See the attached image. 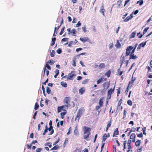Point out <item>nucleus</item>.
<instances>
[{
    "mask_svg": "<svg viewBox=\"0 0 152 152\" xmlns=\"http://www.w3.org/2000/svg\"><path fill=\"white\" fill-rule=\"evenodd\" d=\"M83 129L84 134L83 136V138L84 139L87 140V139L88 138L89 136L91 134V129L87 126H84L83 127Z\"/></svg>",
    "mask_w": 152,
    "mask_h": 152,
    "instance_id": "f257e3e1",
    "label": "nucleus"
},
{
    "mask_svg": "<svg viewBox=\"0 0 152 152\" xmlns=\"http://www.w3.org/2000/svg\"><path fill=\"white\" fill-rule=\"evenodd\" d=\"M115 86L113 88L110 89L108 91L107 96V99L109 100L110 99L111 95L113 93L115 90Z\"/></svg>",
    "mask_w": 152,
    "mask_h": 152,
    "instance_id": "f03ea898",
    "label": "nucleus"
},
{
    "mask_svg": "<svg viewBox=\"0 0 152 152\" xmlns=\"http://www.w3.org/2000/svg\"><path fill=\"white\" fill-rule=\"evenodd\" d=\"M83 114V110L81 109H79L77 112V114L76 116L75 120L76 121L77 120L78 121Z\"/></svg>",
    "mask_w": 152,
    "mask_h": 152,
    "instance_id": "7ed1b4c3",
    "label": "nucleus"
},
{
    "mask_svg": "<svg viewBox=\"0 0 152 152\" xmlns=\"http://www.w3.org/2000/svg\"><path fill=\"white\" fill-rule=\"evenodd\" d=\"M70 102V98L69 97H66L64 100V104L69 107L70 106V105L69 103Z\"/></svg>",
    "mask_w": 152,
    "mask_h": 152,
    "instance_id": "20e7f679",
    "label": "nucleus"
},
{
    "mask_svg": "<svg viewBox=\"0 0 152 152\" xmlns=\"http://www.w3.org/2000/svg\"><path fill=\"white\" fill-rule=\"evenodd\" d=\"M122 101H123L122 99H120V100L118 102L117 107V110H118L119 111H121L122 110L123 107H122V106H121V104L122 103Z\"/></svg>",
    "mask_w": 152,
    "mask_h": 152,
    "instance_id": "39448f33",
    "label": "nucleus"
},
{
    "mask_svg": "<svg viewBox=\"0 0 152 152\" xmlns=\"http://www.w3.org/2000/svg\"><path fill=\"white\" fill-rule=\"evenodd\" d=\"M75 76L76 75L75 73V72L72 71L70 73L68 74V76L67 77V78L69 80H71L72 79V78Z\"/></svg>",
    "mask_w": 152,
    "mask_h": 152,
    "instance_id": "423d86ee",
    "label": "nucleus"
},
{
    "mask_svg": "<svg viewBox=\"0 0 152 152\" xmlns=\"http://www.w3.org/2000/svg\"><path fill=\"white\" fill-rule=\"evenodd\" d=\"M46 67L49 70H50L51 69V68L50 66L48 64V63L46 62V64H45V67H44V71H43V77L45 75V71L46 70Z\"/></svg>",
    "mask_w": 152,
    "mask_h": 152,
    "instance_id": "0eeeda50",
    "label": "nucleus"
},
{
    "mask_svg": "<svg viewBox=\"0 0 152 152\" xmlns=\"http://www.w3.org/2000/svg\"><path fill=\"white\" fill-rule=\"evenodd\" d=\"M136 137V134L135 133H133L131 134L130 136V138L132 139V142H135V138Z\"/></svg>",
    "mask_w": 152,
    "mask_h": 152,
    "instance_id": "6e6552de",
    "label": "nucleus"
},
{
    "mask_svg": "<svg viewBox=\"0 0 152 152\" xmlns=\"http://www.w3.org/2000/svg\"><path fill=\"white\" fill-rule=\"evenodd\" d=\"M129 59H135L137 58V57L136 55H134V53H131L129 55Z\"/></svg>",
    "mask_w": 152,
    "mask_h": 152,
    "instance_id": "1a4fd4ad",
    "label": "nucleus"
},
{
    "mask_svg": "<svg viewBox=\"0 0 152 152\" xmlns=\"http://www.w3.org/2000/svg\"><path fill=\"white\" fill-rule=\"evenodd\" d=\"M133 17V13H132L129 16H128L124 20V21L127 22L129 20H131Z\"/></svg>",
    "mask_w": 152,
    "mask_h": 152,
    "instance_id": "9d476101",
    "label": "nucleus"
},
{
    "mask_svg": "<svg viewBox=\"0 0 152 152\" xmlns=\"http://www.w3.org/2000/svg\"><path fill=\"white\" fill-rule=\"evenodd\" d=\"M80 40L83 42H85L86 41H88L89 40V39L87 37H84L83 38H80Z\"/></svg>",
    "mask_w": 152,
    "mask_h": 152,
    "instance_id": "9b49d317",
    "label": "nucleus"
},
{
    "mask_svg": "<svg viewBox=\"0 0 152 152\" xmlns=\"http://www.w3.org/2000/svg\"><path fill=\"white\" fill-rule=\"evenodd\" d=\"M103 87L104 88H106V89H107L110 86V83H108L107 82H104L103 84Z\"/></svg>",
    "mask_w": 152,
    "mask_h": 152,
    "instance_id": "f8f14e48",
    "label": "nucleus"
},
{
    "mask_svg": "<svg viewBox=\"0 0 152 152\" xmlns=\"http://www.w3.org/2000/svg\"><path fill=\"white\" fill-rule=\"evenodd\" d=\"M48 130L49 132H50L48 134L49 135H51L53 133L54 131L53 129V126H50L49 128H48Z\"/></svg>",
    "mask_w": 152,
    "mask_h": 152,
    "instance_id": "ddd939ff",
    "label": "nucleus"
},
{
    "mask_svg": "<svg viewBox=\"0 0 152 152\" xmlns=\"http://www.w3.org/2000/svg\"><path fill=\"white\" fill-rule=\"evenodd\" d=\"M115 46L116 47L118 48H119L121 47V44L119 40H118L117 41L116 43V44L115 45Z\"/></svg>",
    "mask_w": 152,
    "mask_h": 152,
    "instance_id": "4468645a",
    "label": "nucleus"
},
{
    "mask_svg": "<svg viewBox=\"0 0 152 152\" xmlns=\"http://www.w3.org/2000/svg\"><path fill=\"white\" fill-rule=\"evenodd\" d=\"M79 91L80 94L81 95L83 94L85 91L84 88L83 87L81 88L79 90Z\"/></svg>",
    "mask_w": 152,
    "mask_h": 152,
    "instance_id": "2eb2a0df",
    "label": "nucleus"
},
{
    "mask_svg": "<svg viewBox=\"0 0 152 152\" xmlns=\"http://www.w3.org/2000/svg\"><path fill=\"white\" fill-rule=\"evenodd\" d=\"M118 129L116 128L114 131V133L113 135V137H114L115 136L117 135L118 134Z\"/></svg>",
    "mask_w": 152,
    "mask_h": 152,
    "instance_id": "dca6fc26",
    "label": "nucleus"
},
{
    "mask_svg": "<svg viewBox=\"0 0 152 152\" xmlns=\"http://www.w3.org/2000/svg\"><path fill=\"white\" fill-rule=\"evenodd\" d=\"M59 146L58 145H56L53 148H51V149H50V150H57L58 148H59Z\"/></svg>",
    "mask_w": 152,
    "mask_h": 152,
    "instance_id": "f3484780",
    "label": "nucleus"
},
{
    "mask_svg": "<svg viewBox=\"0 0 152 152\" xmlns=\"http://www.w3.org/2000/svg\"><path fill=\"white\" fill-rule=\"evenodd\" d=\"M102 100L103 99L102 98H101L99 100V103L100 107H102L103 106V103Z\"/></svg>",
    "mask_w": 152,
    "mask_h": 152,
    "instance_id": "a211bd4d",
    "label": "nucleus"
},
{
    "mask_svg": "<svg viewBox=\"0 0 152 152\" xmlns=\"http://www.w3.org/2000/svg\"><path fill=\"white\" fill-rule=\"evenodd\" d=\"M61 84L62 86L64 87H66L67 86V84L66 82L62 81L61 82Z\"/></svg>",
    "mask_w": 152,
    "mask_h": 152,
    "instance_id": "6ab92c4d",
    "label": "nucleus"
},
{
    "mask_svg": "<svg viewBox=\"0 0 152 152\" xmlns=\"http://www.w3.org/2000/svg\"><path fill=\"white\" fill-rule=\"evenodd\" d=\"M61 110L66 111V110L62 109L60 106L58 107H57V111L58 113L60 112Z\"/></svg>",
    "mask_w": 152,
    "mask_h": 152,
    "instance_id": "aec40b11",
    "label": "nucleus"
},
{
    "mask_svg": "<svg viewBox=\"0 0 152 152\" xmlns=\"http://www.w3.org/2000/svg\"><path fill=\"white\" fill-rule=\"evenodd\" d=\"M111 74V71L110 70H109L105 74V75H106L108 77H109L110 76Z\"/></svg>",
    "mask_w": 152,
    "mask_h": 152,
    "instance_id": "412c9836",
    "label": "nucleus"
},
{
    "mask_svg": "<svg viewBox=\"0 0 152 152\" xmlns=\"http://www.w3.org/2000/svg\"><path fill=\"white\" fill-rule=\"evenodd\" d=\"M74 134L76 135H77L79 133V132L77 127H75L74 131Z\"/></svg>",
    "mask_w": 152,
    "mask_h": 152,
    "instance_id": "4be33fe9",
    "label": "nucleus"
},
{
    "mask_svg": "<svg viewBox=\"0 0 152 152\" xmlns=\"http://www.w3.org/2000/svg\"><path fill=\"white\" fill-rule=\"evenodd\" d=\"M136 34V31H134L132 32L130 35V37L131 38H133L134 37L135 34Z\"/></svg>",
    "mask_w": 152,
    "mask_h": 152,
    "instance_id": "5701e85b",
    "label": "nucleus"
},
{
    "mask_svg": "<svg viewBox=\"0 0 152 152\" xmlns=\"http://www.w3.org/2000/svg\"><path fill=\"white\" fill-rule=\"evenodd\" d=\"M103 4V5H102V7L103 8L101 9L100 10V12H101L104 16V12L105 11V10L103 8L104 7H103V4Z\"/></svg>",
    "mask_w": 152,
    "mask_h": 152,
    "instance_id": "b1692460",
    "label": "nucleus"
},
{
    "mask_svg": "<svg viewBox=\"0 0 152 152\" xmlns=\"http://www.w3.org/2000/svg\"><path fill=\"white\" fill-rule=\"evenodd\" d=\"M99 69H101L105 67V64L104 63H101L99 65Z\"/></svg>",
    "mask_w": 152,
    "mask_h": 152,
    "instance_id": "393cba45",
    "label": "nucleus"
},
{
    "mask_svg": "<svg viewBox=\"0 0 152 152\" xmlns=\"http://www.w3.org/2000/svg\"><path fill=\"white\" fill-rule=\"evenodd\" d=\"M47 63L51 65H52L54 63V62L52 60H50Z\"/></svg>",
    "mask_w": 152,
    "mask_h": 152,
    "instance_id": "a878e982",
    "label": "nucleus"
},
{
    "mask_svg": "<svg viewBox=\"0 0 152 152\" xmlns=\"http://www.w3.org/2000/svg\"><path fill=\"white\" fill-rule=\"evenodd\" d=\"M107 138V136L106 134H104L102 137L103 141H105Z\"/></svg>",
    "mask_w": 152,
    "mask_h": 152,
    "instance_id": "bb28decb",
    "label": "nucleus"
},
{
    "mask_svg": "<svg viewBox=\"0 0 152 152\" xmlns=\"http://www.w3.org/2000/svg\"><path fill=\"white\" fill-rule=\"evenodd\" d=\"M141 142L140 140H138L135 142V144L136 146H139L140 145Z\"/></svg>",
    "mask_w": 152,
    "mask_h": 152,
    "instance_id": "cd10ccee",
    "label": "nucleus"
},
{
    "mask_svg": "<svg viewBox=\"0 0 152 152\" xmlns=\"http://www.w3.org/2000/svg\"><path fill=\"white\" fill-rule=\"evenodd\" d=\"M103 80V77H101L97 81V84L100 83Z\"/></svg>",
    "mask_w": 152,
    "mask_h": 152,
    "instance_id": "c85d7f7f",
    "label": "nucleus"
},
{
    "mask_svg": "<svg viewBox=\"0 0 152 152\" xmlns=\"http://www.w3.org/2000/svg\"><path fill=\"white\" fill-rule=\"evenodd\" d=\"M66 114V112H62V113H61L60 115H61V118L62 119H63L64 118V115H65Z\"/></svg>",
    "mask_w": 152,
    "mask_h": 152,
    "instance_id": "c756f323",
    "label": "nucleus"
},
{
    "mask_svg": "<svg viewBox=\"0 0 152 152\" xmlns=\"http://www.w3.org/2000/svg\"><path fill=\"white\" fill-rule=\"evenodd\" d=\"M39 105L38 104L37 102H36L35 104L34 109L35 110H37L39 107Z\"/></svg>",
    "mask_w": 152,
    "mask_h": 152,
    "instance_id": "7c9ffc66",
    "label": "nucleus"
},
{
    "mask_svg": "<svg viewBox=\"0 0 152 152\" xmlns=\"http://www.w3.org/2000/svg\"><path fill=\"white\" fill-rule=\"evenodd\" d=\"M55 54V52L53 50L50 53V56L51 57H53L54 56Z\"/></svg>",
    "mask_w": 152,
    "mask_h": 152,
    "instance_id": "2f4dec72",
    "label": "nucleus"
},
{
    "mask_svg": "<svg viewBox=\"0 0 152 152\" xmlns=\"http://www.w3.org/2000/svg\"><path fill=\"white\" fill-rule=\"evenodd\" d=\"M46 92L48 94H50L51 92V90L50 88L48 87H46Z\"/></svg>",
    "mask_w": 152,
    "mask_h": 152,
    "instance_id": "473e14b6",
    "label": "nucleus"
},
{
    "mask_svg": "<svg viewBox=\"0 0 152 152\" xmlns=\"http://www.w3.org/2000/svg\"><path fill=\"white\" fill-rule=\"evenodd\" d=\"M45 145L49 146L50 148L52 147V145L51 143L50 142H47L45 143Z\"/></svg>",
    "mask_w": 152,
    "mask_h": 152,
    "instance_id": "72a5a7b5",
    "label": "nucleus"
},
{
    "mask_svg": "<svg viewBox=\"0 0 152 152\" xmlns=\"http://www.w3.org/2000/svg\"><path fill=\"white\" fill-rule=\"evenodd\" d=\"M48 128L47 126H45V128L44 130V133H43L42 135H44L45 134L48 132Z\"/></svg>",
    "mask_w": 152,
    "mask_h": 152,
    "instance_id": "f704fd0d",
    "label": "nucleus"
},
{
    "mask_svg": "<svg viewBox=\"0 0 152 152\" xmlns=\"http://www.w3.org/2000/svg\"><path fill=\"white\" fill-rule=\"evenodd\" d=\"M133 48V47L132 46H130L128 47L126 49L130 52V51Z\"/></svg>",
    "mask_w": 152,
    "mask_h": 152,
    "instance_id": "c9c22d12",
    "label": "nucleus"
},
{
    "mask_svg": "<svg viewBox=\"0 0 152 152\" xmlns=\"http://www.w3.org/2000/svg\"><path fill=\"white\" fill-rule=\"evenodd\" d=\"M111 120H110L109 121L107 122V126L109 127H110L111 126Z\"/></svg>",
    "mask_w": 152,
    "mask_h": 152,
    "instance_id": "e433bc0d",
    "label": "nucleus"
},
{
    "mask_svg": "<svg viewBox=\"0 0 152 152\" xmlns=\"http://www.w3.org/2000/svg\"><path fill=\"white\" fill-rule=\"evenodd\" d=\"M146 42L147 41H145L144 43L143 42H142L140 44H139L140 45L141 47H144L146 45Z\"/></svg>",
    "mask_w": 152,
    "mask_h": 152,
    "instance_id": "4c0bfd02",
    "label": "nucleus"
},
{
    "mask_svg": "<svg viewBox=\"0 0 152 152\" xmlns=\"http://www.w3.org/2000/svg\"><path fill=\"white\" fill-rule=\"evenodd\" d=\"M149 27H146L144 29L143 32V35L147 32V31L149 29Z\"/></svg>",
    "mask_w": 152,
    "mask_h": 152,
    "instance_id": "58836bf2",
    "label": "nucleus"
},
{
    "mask_svg": "<svg viewBox=\"0 0 152 152\" xmlns=\"http://www.w3.org/2000/svg\"><path fill=\"white\" fill-rule=\"evenodd\" d=\"M42 148H37L36 150V152H41L42 151Z\"/></svg>",
    "mask_w": 152,
    "mask_h": 152,
    "instance_id": "ea45409f",
    "label": "nucleus"
},
{
    "mask_svg": "<svg viewBox=\"0 0 152 152\" xmlns=\"http://www.w3.org/2000/svg\"><path fill=\"white\" fill-rule=\"evenodd\" d=\"M57 28V27H55L54 28V32L53 34V36H56V34H57V31H56V29Z\"/></svg>",
    "mask_w": 152,
    "mask_h": 152,
    "instance_id": "a19ab883",
    "label": "nucleus"
},
{
    "mask_svg": "<svg viewBox=\"0 0 152 152\" xmlns=\"http://www.w3.org/2000/svg\"><path fill=\"white\" fill-rule=\"evenodd\" d=\"M137 45H138V44L137 43L135 45V47L132 50V51L131 53H134V52H135V49H136V48Z\"/></svg>",
    "mask_w": 152,
    "mask_h": 152,
    "instance_id": "79ce46f5",
    "label": "nucleus"
},
{
    "mask_svg": "<svg viewBox=\"0 0 152 152\" xmlns=\"http://www.w3.org/2000/svg\"><path fill=\"white\" fill-rule=\"evenodd\" d=\"M130 53V52L126 49V56H127L129 55Z\"/></svg>",
    "mask_w": 152,
    "mask_h": 152,
    "instance_id": "37998d69",
    "label": "nucleus"
},
{
    "mask_svg": "<svg viewBox=\"0 0 152 152\" xmlns=\"http://www.w3.org/2000/svg\"><path fill=\"white\" fill-rule=\"evenodd\" d=\"M57 53L58 54H61L62 52V50L61 48H58L56 51Z\"/></svg>",
    "mask_w": 152,
    "mask_h": 152,
    "instance_id": "c03bdc74",
    "label": "nucleus"
},
{
    "mask_svg": "<svg viewBox=\"0 0 152 152\" xmlns=\"http://www.w3.org/2000/svg\"><path fill=\"white\" fill-rule=\"evenodd\" d=\"M65 28V27H63V28H62V29H61V31L59 33L60 35H61L63 33V32L64 31Z\"/></svg>",
    "mask_w": 152,
    "mask_h": 152,
    "instance_id": "a18cd8bd",
    "label": "nucleus"
},
{
    "mask_svg": "<svg viewBox=\"0 0 152 152\" xmlns=\"http://www.w3.org/2000/svg\"><path fill=\"white\" fill-rule=\"evenodd\" d=\"M117 96H118L119 94L120 93V87L117 89Z\"/></svg>",
    "mask_w": 152,
    "mask_h": 152,
    "instance_id": "49530a36",
    "label": "nucleus"
},
{
    "mask_svg": "<svg viewBox=\"0 0 152 152\" xmlns=\"http://www.w3.org/2000/svg\"><path fill=\"white\" fill-rule=\"evenodd\" d=\"M68 38H64L61 39V42H66L68 40Z\"/></svg>",
    "mask_w": 152,
    "mask_h": 152,
    "instance_id": "de8ad7c7",
    "label": "nucleus"
},
{
    "mask_svg": "<svg viewBox=\"0 0 152 152\" xmlns=\"http://www.w3.org/2000/svg\"><path fill=\"white\" fill-rule=\"evenodd\" d=\"M42 90L43 91V94L44 95V96H45V88L44 87L43 85H42Z\"/></svg>",
    "mask_w": 152,
    "mask_h": 152,
    "instance_id": "09e8293b",
    "label": "nucleus"
},
{
    "mask_svg": "<svg viewBox=\"0 0 152 152\" xmlns=\"http://www.w3.org/2000/svg\"><path fill=\"white\" fill-rule=\"evenodd\" d=\"M146 128L144 127L142 128V129L143 130V133L144 134L146 135V133L145 132L146 131Z\"/></svg>",
    "mask_w": 152,
    "mask_h": 152,
    "instance_id": "8fccbe9b",
    "label": "nucleus"
},
{
    "mask_svg": "<svg viewBox=\"0 0 152 152\" xmlns=\"http://www.w3.org/2000/svg\"><path fill=\"white\" fill-rule=\"evenodd\" d=\"M27 145L28 149H31V147L32 146V144L31 143L30 144V145L27 144Z\"/></svg>",
    "mask_w": 152,
    "mask_h": 152,
    "instance_id": "3c124183",
    "label": "nucleus"
},
{
    "mask_svg": "<svg viewBox=\"0 0 152 152\" xmlns=\"http://www.w3.org/2000/svg\"><path fill=\"white\" fill-rule=\"evenodd\" d=\"M60 140V138H58V140L56 141V142H54L53 143V145H55L57 143H58V142H59Z\"/></svg>",
    "mask_w": 152,
    "mask_h": 152,
    "instance_id": "603ef678",
    "label": "nucleus"
},
{
    "mask_svg": "<svg viewBox=\"0 0 152 152\" xmlns=\"http://www.w3.org/2000/svg\"><path fill=\"white\" fill-rule=\"evenodd\" d=\"M113 43H110L109 45V49H111L113 47Z\"/></svg>",
    "mask_w": 152,
    "mask_h": 152,
    "instance_id": "864d4df0",
    "label": "nucleus"
},
{
    "mask_svg": "<svg viewBox=\"0 0 152 152\" xmlns=\"http://www.w3.org/2000/svg\"><path fill=\"white\" fill-rule=\"evenodd\" d=\"M88 80L86 79L82 81V84H85L88 82Z\"/></svg>",
    "mask_w": 152,
    "mask_h": 152,
    "instance_id": "5fc2aeb1",
    "label": "nucleus"
},
{
    "mask_svg": "<svg viewBox=\"0 0 152 152\" xmlns=\"http://www.w3.org/2000/svg\"><path fill=\"white\" fill-rule=\"evenodd\" d=\"M136 130V129L135 128L133 127L132 128L130 131V132H135V131Z\"/></svg>",
    "mask_w": 152,
    "mask_h": 152,
    "instance_id": "6e6d98bb",
    "label": "nucleus"
},
{
    "mask_svg": "<svg viewBox=\"0 0 152 152\" xmlns=\"http://www.w3.org/2000/svg\"><path fill=\"white\" fill-rule=\"evenodd\" d=\"M127 103L130 105H132V102L131 100H128L127 101Z\"/></svg>",
    "mask_w": 152,
    "mask_h": 152,
    "instance_id": "4d7b16f0",
    "label": "nucleus"
},
{
    "mask_svg": "<svg viewBox=\"0 0 152 152\" xmlns=\"http://www.w3.org/2000/svg\"><path fill=\"white\" fill-rule=\"evenodd\" d=\"M76 32V30L75 29L73 28L72 30L71 33H73V34H75Z\"/></svg>",
    "mask_w": 152,
    "mask_h": 152,
    "instance_id": "13d9d810",
    "label": "nucleus"
},
{
    "mask_svg": "<svg viewBox=\"0 0 152 152\" xmlns=\"http://www.w3.org/2000/svg\"><path fill=\"white\" fill-rule=\"evenodd\" d=\"M37 111H36L35 112V113H34V115H33V118L34 119H36L35 116L37 115Z\"/></svg>",
    "mask_w": 152,
    "mask_h": 152,
    "instance_id": "bf43d9fd",
    "label": "nucleus"
},
{
    "mask_svg": "<svg viewBox=\"0 0 152 152\" xmlns=\"http://www.w3.org/2000/svg\"><path fill=\"white\" fill-rule=\"evenodd\" d=\"M54 72L56 73V74L58 75L59 74V70L58 69H56L54 71Z\"/></svg>",
    "mask_w": 152,
    "mask_h": 152,
    "instance_id": "052dcab7",
    "label": "nucleus"
},
{
    "mask_svg": "<svg viewBox=\"0 0 152 152\" xmlns=\"http://www.w3.org/2000/svg\"><path fill=\"white\" fill-rule=\"evenodd\" d=\"M139 34H140V32H139L137 34V36H138V37L140 38H141L142 36L143 35L140 34V35H139Z\"/></svg>",
    "mask_w": 152,
    "mask_h": 152,
    "instance_id": "680f3d73",
    "label": "nucleus"
},
{
    "mask_svg": "<svg viewBox=\"0 0 152 152\" xmlns=\"http://www.w3.org/2000/svg\"><path fill=\"white\" fill-rule=\"evenodd\" d=\"M122 1L121 0H119L117 1V4L118 6H119L120 4L122 3Z\"/></svg>",
    "mask_w": 152,
    "mask_h": 152,
    "instance_id": "e2e57ef3",
    "label": "nucleus"
},
{
    "mask_svg": "<svg viewBox=\"0 0 152 152\" xmlns=\"http://www.w3.org/2000/svg\"><path fill=\"white\" fill-rule=\"evenodd\" d=\"M113 152H116V148L115 145H113Z\"/></svg>",
    "mask_w": 152,
    "mask_h": 152,
    "instance_id": "0e129e2a",
    "label": "nucleus"
},
{
    "mask_svg": "<svg viewBox=\"0 0 152 152\" xmlns=\"http://www.w3.org/2000/svg\"><path fill=\"white\" fill-rule=\"evenodd\" d=\"M82 29L83 30V31L84 32H86L87 31H86V27L85 26H84V27H82Z\"/></svg>",
    "mask_w": 152,
    "mask_h": 152,
    "instance_id": "69168bd1",
    "label": "nucleus"
},
{
    "mask_svg": "<svg viewBox=\"0 0 152 152\" xmlns=\"http://www.w3.org/2000/svg\"><path fill=\"white\" fill-rule=\"evenodd\" d=\"M137 136L138 137H142L143 136L142 134V133L140 134H137Z\"/></svg>",
    "mask_w": 152,
    "mask_h": 152,
    "instance_id": "338daca9",
    "label": "nucleus"
},
{
    "mask_svg": "<svg viewBox=\"0 0 152 152\" xmlns=\"http://www.w3.org/2000/svg\"><path fill=\"white\" fill-rule=\"evenodd\" d=\"M81 25V23L80 22V21H79L77 23V24L76 25V26L77 27H79Z\"/></svg>",
    "mask_w": 152,
    "mask_h": 152,
    "instance_id": "774afa93",
    "label": "nucleus"
}]
</instances>
